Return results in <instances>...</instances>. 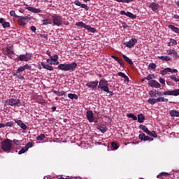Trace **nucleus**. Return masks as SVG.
Listing matches in <instances>:
<instances>
[{
  "label": "nucleus",
  "instance_id": "nucleus-56",
  "mask_svg": "<svg viewBox=\"0 0 179 179\" xmlns=\"http://www.w3.org/2000/svg\"><path fill=\"white\" fill-rule=\"evenodd\" d=\"M171 79H172V80H174L175 82H178V78H177V77L172 76L171 77Z\"/></svg>",
  "mask_w": 179,
  "mask_h": 179
},
{
  "label": "nucleus",
  "instance_id": "nucleus-36",
  "mask_svg": "<svg viewBox=\"0 0 179 179\" xmlns=\"http://www.w3.org/2000/svg\"><path fill=\"white\" fill-rule=\"evenodd\" d=\"M126 16H128V17H131V19H136V15H134L131 12H127L126 13Z\"/></svg>",
  "mask_w": 179,
  "mask_h": 179
},
{
  "label": "nucleus",
  "instance_id": "nucleus-35",
  "mask_svg": "<svg viewBox=\"0 0 179 179\" xmlns=\"http://www.w3.org/2000/svg\"><path fill=\"white\" fill-rule=\"evenodd\" d=\"M85 29L87 30H88L89 31H91V33H96V29L91 27L89 25H87V27H85Z\"/></svg>",
  "mask_w": 179,
  "mask_h": 179
},
{
  "label": "nucleus",
  "instance_id": "nucleus-17",
  "mask_svg": "<svg viewBox=\"0 0 179 179\" xmlns=\"http://www.w3.org/2000/svg\"><path fill=\"white\" fill-rule=\"evenodd\" d=\"M0 23L4 29H6V27H10V23H9V22H6L3 18H0Z\"/></svg>",
  "mask_w": 179,
  "mask_h": 179
},
{
  "label": "nucleus",
  "instance_id": "nucleus-62",
  "mask_svg": "<svg viewBox=\"0 0 179 179\" xmlns=\"http://www.w3.org/2000/svg\"><path fill=\"white\" fill-rule=\"evenodd\" d=\"M40 37H42V38H45V40L48 38V36L47 35L40 34Z\"/></svg>",
  "mask_w": 179,
  "mask_h": 179
},
{
  "label": "nucleus",
  "instance_id": "nucleus-31",
  "mask_svg": "<svg viewBox=\"0 0 179 179\" xmlns=\"http://www.w3.org/2000/svg\"><path fill=\"white\" fill-rule=\"evenodd\" d=\"M68 97L71 100H73V99H75V100H78V95H76V94H69Z\"/></svg>",
  "mask_w": 179,
  "mask_h": 179
},
{
  "label": "nucleus",
  "instance_id": "nucleus-46",
  "mask_svg": "<svg viewBox=\"0 0 179 179\" xmlns=\"http://www.w3.org/2000/svg\"><path fill=\"white\" fill-rule=\"evenodd\" d=\"M10 15L13 17H16L17 19V17H19V15H16V13L15 12V10H12L10 12Z\"/></svg>",
  "mask_w": 179,
  "mask_h": 179
},
{
  "label": "nucleus",
  "instance_id": "nucleus-30",
  "mask_svg": "<svg viewBox=\"0 0 179 179\" xmlns=\"http://www.w3.org/2000/svg\"><path fill=\"white\" fill-rule=\"evenodd\" d=\"M140 129H142L143 131V132H145V134H148V132L149 131V129H148V127H146V126L143 125V124H141L139 126Z\"/></svg>",
  "mask_w": 179,
  "mask_h": 179
},
{
  "label": "nucleus",
  "instance_id": "nucleus-21",
  "mask_svg": "<svg viewBox=\"0 0 179 179\" xmlns=\"http://www.w3.org/2000/svg\"><path fill=\"white\" fill-rule=\"evenodd\" d=\"M159 3H151L150 4V8H151L152 10H153L154 12H156V10H157V9H159Z\"/></svg>",
  "mask_w": 179,
  "mask_h": 179
},
{
  "label": "nucleus",
  "instance_id": "nucleus-6",
  "mask_svg": "<svg viewBox=\"0 0 179 179\" xmlns=\"http://www.w3.org/2000/svg\"><path fill=\"white\" fill-rule=\"evenodd\" d=\"M26 69H28V71H31V66H30L29 64H25L24 66H21L16 71V73H21V72H24V71H26Z\"/></svg>",
  "mask_w": 179,
  "mask_h": 179
},
{
  "label": "nucleus",
  "instance_id": "nucleus-58",
  "mask_svg": "<svg viewBox=\"0 0 179 179\" xmlns=\"http://www.w3.org/2000/svg\"><path fill=\"white\" fill-rule=\"evenodd\" d=\"M174 50H167V52L169 54V55H173V53L174 52Z\"/></svg>",
  "mask_w": 179,
  "mask_h": 179
},
{
  "label": "nucleus",
  "instance_id": "nucleus-43",
  "mask_svg": "<svg viewBox=\"0 0 179 179\" xmlns=\"http://www.w3.org/2000/svg\"><path fill=\"white\" fill-rule=\"evenodd\" d=\"M45 138V135L44 134H41L37 136L36 140L37 141H43Z\"/></svg>",
  "mask_w": 179,
  "mask_h": 179
},
{
  "label": "nucleus",
  "instance_id": "nucleus-45",
  "mask_svg": "<svg viewBox=\"0 0 179 179\" xmlns=\"http://www.w3.org/2000/svg\"><path fill=\"white\" fill-rule=\"evenodd\" d=\"M27 152V150H26V147L22 148L21 150L18 152V155H23V153H26Z\"/></svg>",
  "mask_w": 179,
  "mask_h": 179
},
{
  "label": "nucleus",
  "instance_id": "nucleus-44",
  "mask_svg": "<svg viewBox=\"0 0 179 179\" xmlns=\"http://www.w3.org/2000/svg\"><path fill=\"white\" fill-rule=\"evenodd\" d=\"M112 148L114 149V150H117V149H118V144H117V143L115 142H113L111 143Z\"/></svg>",
  "mask_w": 179,
  "mask_h": 179
},
{
  "label": "nucleus",
  "instance_id": "nucleus-4",
  "mask_svg": "<svg viewBox=\"0 0 179 179\" xmlns=\"http://www.w3.org/2000/svg\"><path fill=\"white\" fill-rule=\"evenodd\" d=\"M6 104H7V106H17V107H19V106H20V99H16L13 98L9 99L6 101Z\"/></svg>",
  "mask_w": 179,
  "mask_h": 179
},
{
  "label": "nucleus",
  "instance_id": "nucleus-29",
  "mask_svg": "<svg viewBox=\"0 0 179 179\" xmlns=\"http://www.w3.org/2000/svg\"><path fill=\"white\" fill-rule=\"evenodd\" d=\"M147 134H148L149 136H152V138H157V134L155 131H150L148 130V132L147 133Z\"/></svg>",
  "mask_w": 179,
  "mask_h": 179
},
{
  "label": "nucleus",
  "instance_id": "nucleus-33",
  "mask_svg": "<svg viewBox=\"0 0 179 179\" xmlns=\"http://www.w3.org/2000/svg\"><path fill=\"white\" fill-rule=\"evenodd\" d=\"M168 45L169 47H171V45H177V41L174 39H171L170 42L168 43Z\"/></svg>",
  "mask_w": 179,
  "mask_h": 179
},
{
  "label": "nucleus",
  "instance_id": "nucleus-2",
  "mask_svg": "<svg viewBox=\"0 0 179 179\" xmlns=\"http://www.w3.org/2000/svg\"><path fill=\"white\" fill-rule=\"evenodd\" d=\"M12 140L6 139L1 142V149L3 152L6 153H9L10 150H12Z\"/></svg>",
  "mask_w": 179,
  "mask_h": 179
},
{
  "label": "nucleus",
  "instance_id": "nucleus-26",
  "mask_svg": "<svg viewBox=\"0 0 179 179\" xmlns=\"http://www.w3.org/2000/svg\"><path fill=\"white\" fill-rule=\"evenodd\" d=\"M169 29H171V30L173 31H174L175 33H178L179 34V28L176 27H174L173 25L171 24V25H169Z\"/></svg>",
  "mask_w": 179,
  "mask_h": 179
},
{
  "label": "nucleus",
  "instance_id": "nucleus-59",
  "mask_svg": "<svg viewBox=\"0 0 179 179\" xmlns=\"http://www.w3.org/2000/svg\"><path fill=\"white\" fill-rule=\"evenodd\" d=\"M118 76H121L122 78H124L125 76V73H122V72H119L117 73Z\"/></svg>",
  "mask_w": 179,
  "mask_h": 179
},
{
  "label": "nucleus",
  "instance_id": "nucleus-47",
  "mask_svg": "<svg viewBox=\"0 0 179 179\" xmlns=\"http://www.w3.org/2000/svg\"><path fill=\"white\" fill-rule=\"evenodd\" d=\"M148 103L150 104H156V99H148Z\"/></svg>",
  "mask_w": 179,
  "mask_h": 179
},
{
  "label": "nucleus",
  "instance_id": "nucleus-48",
  "mask_svg": "<svg viewBox=\"0 0 179 179\" xmlns=\"http://www.w3.org/2000/svg\"><path fill=\"white\" fill-rule=\"evenodd\" d=\"M13 124H15V122H8L5 124V127H13Z\"/></svg>",
  "mask_w": 179,
  "mask_h": 179
},
{
  "label": "nucleus",
  "instance_id": "nucleus-16",
  "mask_svg": "<svg viewBox=\"0 0 179 179\" xmlns=\"http://www.w3.org/2000/svg\"><path fill=\"white\" fill-rule=\"evenodd\" d=\"M96 129H99V131H100V132H102V134H106V132H107V127L104 124L98 125L96 127Z\"/></svg>",
  "mask_w": 179,
  "mask_h": 179
},
{
  "label": "nucleus",
  "instance_id": "nucleus-10",
  "mask_svg": "<svg viewBox=\"0 0 179 179\" xmlns=\"http://www.w3.org/2000/svg\"><path fill=\"white\" fill-rule=\"evenodd\" d=\"M87 118L90 122H93L94 121V114L93 113V111H87Z\"/></svg>",
  "mask_w": 179,
  "mask_h": 179
},
{
  "label": "nucleus",
  "instance_id": "nucleus-53",
  "mask_svg": "<svg viewBox=\"0 0 179 179\" xmlns=\"http://www.w3.org/2000/svg\"><path fill=\"white\" fill-rule=\"evenodd\" d=\"M145 79H147V80H152V79H153V75L152 74H149L146 78Z\"/></svg>",
  "mask_w": 179,
  "mask_h": 179
},
{
  "label": "nucleus",
  "instance_id": "nucleus-25",
  "mask_svg": "<svg viewBox=\"0 0 179 179\" xmlns=\"http://www.w3.org/2000/svg\"><path fill=\"white\" fill-rule=\"evenodd\" d=\"M122 57L124 58V61H126V62H128L129 64V65H134V62L128 57H127L126 55H123Z\"/></svg>",
  "mask_w": 179,
  "mask_h": 179
},
{
  "label": "nucleus",
  "instance_id": "nucleus-51",
  "mask_svg": "<svg viewBox=\"0 0 179 179\" xmlns=\"http://www.w3.org/2000/svg\"><path fill=\"white\" fill-rule=\"evenodd\" d=\"M81 8H83V9H85V10H89V6H87V5L86 4H82L81 6H80Z\"/></svg>",
  "mask_w": 179,
  "mask_h": 179
},
{
  "label": "nucleus",
  "instance_id": "nucleus-24",
  "mask_svg": "<svg viewBox=\"0 0 179 179\" xmlns=\"http://www.w3.org/2000/svg\"><path fill=\"white\" fill-rule=\"evenodd\" d=\"M158 59L162 61H171V58L169 56H158Z\"/></svg>",
  "mask_w": 179,
  "mask_h": 179
},
{
  "label": "nucleus",
  "instance_id": "nucleus-14",
  "mask_svg": "<svg viewBox=\"0 0 179 179\" xmlns=\"http://www.w3.org/2000/svg\"><path fill=\"white\" fill-rule=\"evenodd\" d=\"M15 122L17 123V124L20 127V128H22V129H27V126L23 123V122L22 120H15Z\"/></svg>",
  "mask_w": 179,
  "mask_h": 179
},
{
  "label": "nucleus",
  "instance_id": "nucleus-9",
  "mask_svg": "<svg viewBox=\"0 0 179 179\" xmlns=\"http://www.w3.org/2000/svg\"><path fill=\"white\" fill-rule=\"evenodd\" d=\"M138 43V41L136 38H131L129 41L124 43V45L129 48H132Z\"/></svg>",
  "mask_w": 179,
  "mask_h": 179
},
{
  "label": "nucleus",
  "instance_id": "nucleus-11",
  "mask_svg": "<svg viewBox=\"0 0 179 179\" xmlns=\"http://www.w3.org/2000/svg\"><path fill=\"white\" fill-rule=\"evenodd\" d=\"M148 85L149 86H150V87H161L162 85H160V83H159L158 82H157L155 80H151L148 82Z\"/></svg>",
  "mask_w": 179,
  "mask_h": 179
},
{
  "label": "nucleus",
  "instance_id": "nucleus-1",
  "mask_svg": "<svg viewBox=\"0 0 179 179\" xmlns=\"http://www.w3.org/2000/svg\"><path fill=\"white\" fill-rule=\"evenodd\" d=\"M76 66H78V64L76 62H73L71 64H60L58 66V69L60 71H75L76 69Z\"/></svg>",
  "mask_w": 179,
  "mask_h": 179
},
{
  "label": "nucleus",
  "instance_id": "nucleus-60",
  "mask_svg": "<svg viewBox=\"0 0 179 179\" xmlns=\"http://www.w3.org/2000/svg\"><path fill=\"white\" fill-rule=\"evenodd\" d=\"M120 65L122 66V68H124V66H125V64H124V62H122V59H121V60L119 62Z\"/></svg>",
  "mask_w": 179,
  "mask_h": 179
},
{
  "label": "nucleus",
  "instance_id": "nucleus-49",
  "mask_svg": "<svg viewBox=\"0 0 179 179\" xmlns=\"http://www.w3.org/2000/svg\"><path fill=\"white\" fill-rule=\"evenodd\" d=\"M51 61H56L58 59V55L50 56Z\"/></svg>",
  "mask_w": 179,
  "mask_h": 179
},
{
  "label": "nucleus",
  "instance_id": "nucleus-3",
  "mask_svg": "<svg viewBox=\"0 0 179 179\" xmlns=\"http://www.w3.org/2000/svg\"><path fill=\"white\" fill-rule=\"evenodd\" d=\"M52 19L55 26H62L63 21L61 16L57 14H54L52 15Z\"/></svg>",
  "mask_w": 179,
  "mask_h": 179
},
{
  "label": "nucleus",
  "instance_id": "nucleus-34",
  "mask_svg": "<svg viewBox=\"0 0 179 179\" xmlns=\"http://www.w3.org/2000/svg\"><path fill=\"white\" fill-rule=\"evenodd\" d=\"M76 26L80 27H84V29H86L87 24L83 23V22H78L76 24Z\"/></svg>",
  "mask_w": 179,
  "mask_h": 179
},
{
  "label": "nucleus",
  "instance_id": "nucleus-27",
  "mask_svg": "<svg viewBox=\"0 0 179 179\" xmlns=\"http://www.w3.org/2000/svg\"><path fill=\"white\" fill-rule=\"evenodd\" d=\"M138 121L140 122V124H142V122L145 121V116H143V114L138 115Z\"/></svg>",
  "mask_w": 179,
  "mask_h": 179
},
{
  "label": "nucleus",
  "instance_id": "nucleus-54",
  "mask_svg": "<svg viewBox=\"0 0 179 179\" xmlns=\"http://www.w3.org/2000/svg\"><path fill=\"white\" fill-rule=\"evenodd\" d=\"M173 58H179L178 54L177 53V52L173 51V53L172 54Z\"/></svg>",
  "mask_w": 179,
  "mask_h": 179
},
{
  "label": "nucleus",
  "instance_id": "nucleus-50",
  "mask_svg": "<svg viewBox=\"0 0 179 179\" xmlns=\"http://www.w3.org/2000/svg\"><path fill=\"white\" fill-rule=\"evenodd\" d=\"M13 143H14L15 145H16L17 146H20V145H21V143H20V141H19V140L14 139V140L13 141Z\"/></svg>",
  "mask_w": 179,
  "mask_h": 179
},
{
  "label": "nucleus",
  "instance_id": "nucleus-13",
  "mask_svg": "<svg viewBox=\"0 0 179 179\" xmlns=\"http://www.w3.org/2000/svg\"><path fill=\"white\" fill-rule=\"evenodd\" d=\"M13 45H8L6 48L4 55H13Z\"/></svg>",
  "mask_w": 179,
  "mask_h": 179
},
{
  "label": "nucleus",
  "instance_id": "nucleus-57",
  "mask_svg": "<svg viewBox=\"0 0 179 179\" xmlns=\"http://www.w3.org/2000/svg\"><path fill=\"white\" fill-rule=\"evenodd\" d=\"M75 5H76L77 6H80L82 5V3H80V1H76L74 2Z\"/></svg>",
  "mask_w": 179,
  "mask_h": 179
},
{
  "label": "nucleus",
  "instance_id": "nucleus-37",
  "mask_svg": "<svg viewBox=\"0 0 179 179\" xmlns=\"http://www.w3.org/2000/svg\"><path fill=\"white\" fill-rule=\"evenodd\" d=\"M53 93H55V94H56V96H64V94H65V92L64 91L57 92V91L54 90Z\"/></svg>",
  "mask_w": 179,
  "mask_h": 179
},
{
  "label": "nucleus",
  "instance_id": "nucleus-64",
  "mask_svg": "<svg viewBox=\"0 0 179 179\" xmlns=\"http://www.w3.org/2000/svg\"><path fill=\"white\" fill-rule=\"evenodd\" d=\"M30 29L31 30V31H34V32H35L36 30H37V29L34 26H31Z\"/></svg>",
  "mask_w": 179,
  "mask_h": 179
},
{
  "label": "nucleus",
  "instance_id": "nucleus-5",
  "mask_svg": "<svg viewBox=\"0 0 179 179\" xmlns=\"http://www.w3.org/2000/svg\"><path fill=\"white\" fill-rule=\"evenodd\" d=\"M163 94L164 96H179V89L173 90L172 91H165Z\"/></svg>",
  "mask_w": 179,
  "mask_h": 179
},
{
  "label": "nucleus",
  "instance_id": "nucleus-41",
  "mask_svg": "<svg viewBox=\"0 0 179 179\" xmlns=\"http://www.w3.org/2000/svg\"><path fill=\"white\" fill-rule=\"evenodd\" d=\"M23 20L27 21V22H29V20H31V19H33V17H31L30 15H28L27 16H24V17H22Z\"/></svg>",
  "mask_w": 179,
  "mask_h": 179
},
{
  "label": "nucleus",
  "instance_id": "nucleus-20",
  "mask_svg": "<svg viewBox=\"0 0 179 179\" xmlns=\"http://www.w3.org/2000/svg\"><path fill=\"white\" fill-rule=\"evenodd\" d=\"M157 178H161L163 179V177H166V179H170V173H167V172H162L160 173L157 176Z\"/></svg>",
  "mask_w": 179,
  "mask_h": 179
},
{
  "label": "nucleus",
  "instance_id": "nucleus-32",
  "mask_svg": "<svg viewBox=\"0 0 179 179\" xmlns=\"http://www.w3.org/2000/svg\"><path fill=\"white\" fill-rule=\"evenodd\" d=\"M157 90H151L149 92V94L150 96V97H157V93L156 92Z\"/></svg>",
  "mask_w": 179,
  "mask_h": 179
},
{
  "label": "nucleus",
  "instance_id": "nucleus-28",
  "mask_svg": "<svg viewBox=\"0 0 179 179\" xmlns=\"http://www.w3.org/2000/svg\"><path fill=\"white\" fill-rule=\"evenodd\" d=\"M169 114L171 117H179V112L177 110H171Z\"/></svg>",
  "mask_w": 179,
  "mask_h": 179
},
{
  "label": "nucleus",
  "instance_id": "nucleus-7",
  "mask_svg": "<svg viewBox=\"0 0 179 179\" xmlns=\"http://www.w3.org/2000/svg\"><path fill=\"white\" fill-rule=\"evenodd\" d=\"M99 85V80H95V81H91L88 83L86 84V86L87 87H90L93 90H96L97 89V86Z\"/></svg>",
  "mask_w": 179,
  "mask_h": 179
},
{
  "label": "nucleus",
  "instance_id": "nucleus-42",
  "mask_svg": "<svg viewBox=\"0 0 179 179\" xmlns=\"http://www.w3.org/2000/svg\"><path fill=\"white\" fill-rule=\"evenodd\" d=\"M24 147L26 148V150H29V148H33V143L29 142L28 143L26 144Z\"/></svg>",
  "mask_w": 179,
  "mask_h": 179
},
{
  "label": "nucleus",
  "instance_id": "nucleus-39",
  "mask_svg": "<svg viewBox=\"0 0 179 179\" xmlns=\"http://www.w3.org/2000/svg\"><path fill=\"white\" fill-rule=\"evenodd\" d=\"M127 117H128V118H132V120H134V121H136V120H138V117L132 113L128 114Z\"/></svg>",
  "mask_w": 179,
  "mask_h": 179
},
{
  "label": "nucleus",
  "instance_id": "nucleus-63",
  "mask_svg": "<svg viewBox=\"0 0 179 179\" xmlns=\"http://www.w3.org/2000/svg\"><path fill=\"white\" fill-rule=\"evenodd\" d=\"M159 82L162 84L164 85L166 80L164 78H159Z\"/></svg>",
  "mask_w": 179,
  "mask_h": 179
},
{
  "label": "nucleus",
  "instance_id": "nucleus-40",
  "mask_svg": "<svg viewBox=\"0 0 179 179\" xmlns=\"http://www.w3.org/2000/svg\"><path fill=\"white\" fill-rule=\"evenodd\" d=\"M42 22H43V24L44 25L51 24L52 23L51 20L50 19L43 20Z\"/></svg>",
  "mask_w": 179,
  "mask_h": 179
},
{
  "label": "nucleus",
  "instance_id": "nucleus-18",
  "mask_svg": "<svg viewBox=\"0 0 179 179\" xmlns=\"http://www.w3.org/2000/svg\"><path fill=\"white\" fill-rule=\"evenodd\" d=\"M17 19H18L17 23L19 26H26V22L23 19V16L17 17Z\"/></svg>",
  "mask_w": 179,
  "mask_h": 179
},
{
  "label": "nucleus",
  "instance_id": "nucleus-19",
  "mask_svg": "<svg viewBox=\"0 0 179 179\" xmlns=\"http://www.w3.org/2000/svg\"><path fill=\"white\" fill-rule=\"evenodd\" d=\"M26 9H28L30 12H32L33 13H41V10L34 7H26Z\"/></svg>",
  "mask_w": 179,
  "mask_h": 179
},
{
  "label": "nucleus",
  "instance_id": "nucleus-23",
  "mask_svg": "<svg viewBox=\"0 0 179 179\" xmlns=\"http://www.w3.org/2000/svg\"><path fill=\"white\" fill-rule=\"evenodd\" d=\"M41 65L45 69H48V71H54V67H52V66L45 64L44 62H41Z\"/></svg>",
  "mask_w": 179,
  "mask_h": 179
},
{
  "label": "nucleus",
  "instance_id": "nucleus-38",
  "mask_svg": "<svg viewBox=\"0 0 179 179\" xmlns=\"http://www.w3.org/2000/svg\"><path fill=\"white\" fill-rule=\"evenodd\" d=\"M171 71V68H166L164 70H162L161 71V73L162 75H166L167 73V72Z\"/></svg>",
  "mask_w": 179,
  "mask_h": 179
},
{
  "label": "nucleus",
  "instance_id": "nucleus-15",
  "mask_svg": "<svg viewBox=\"0 0 179 179\" xmlns=\"http://www.w3.org/2000/svg\"><path fill=\"white\" fill-rule=\"evenodd\" d=\"M104 86H108V82L106 79H101L99 81L98 89L103 87Z\"/></svg>",
  "mask_w": 179,
  "mask_h": 179
},
{
  "label": "nucleus",
  "instance_id": "nucleus-55",
  "mask_svg": "<svg viewBox=\"0 0 179 179\" xmlns=\"http://www.w3.org/2000/svg\"><path fill=\"white\" fill-rule=\"evenodd\" d=\"M112 58H113V59H115V61H117V62H119L122 59L120 57L116 56H112Z\"/></svg>",
  "mask_w": 179,
  "mask_h": 179
},
{
  "label": "nucleus",
  "instance_id": "nucleus-22",
  "mask_svg": "<svg viewBox=\"0 0 179 179\" xmlns=\"http://www.w3.org/2000/svg\"><path fill=\"white\" fill-rule=\"evenodd\" d=\"M101 90H103V92H106V93H109L110 96H113V92L110 91V89L108 88V85H106L104 87H101V88H99Z\"/></svg>",
  "mask_w": 179,
  "mask_h": 179
},
{
  "label": "nucleus",
  "instance_id": "nucleus-12",
  "mask_svg": "<svg viewBox=\"0 0 179 179\" xmlns=\"http://www.w3.org/2000/svg\"><path fill=\"white\" fill-rule=\"evenodd\" d=\"M138 138L139 139H141V141H153V138L146 136V134H145L144 133L140 134Z\"/></svg>",
  "mask_w": 179,
  "mask_h": 179
},
{
  "label": "nucleus",
  "instance_id": "nucleus-52",
  "mask_svg": "<svg viewBox=\"0 0 179 179\" xmlns=\"http://www.w3.org/2000/svg\"><path fill=\"white\" fill-rule=\"evenodd\" d=\"M149 68H151V69H156V64H155V63L150 64Z\"/></svg>",
  "mask_w": 179,
  "mask_h": 179
},
{
  "label": "nucleus",
  "instance_id": "nucleus-61",
  "mask_svg": "<svg viewBox=\"0 0 179 179\" xmlns=\"http://www.w3.org/2000/svg\"><path fill=\"white\" fill-rule=\"evenodd\" d=\"M160 98H161V102H162V101H163V102H164V101H166V102L169 101V99H166V98H164V97H160Z\"/></svg>",
  "mask_w": 179,
  "mask_h": 179
},
{
  "label": "nucleus",
  "instance_id": "nucleus-8",
  "mask_svg": "<svg viewBox=\"0 0 179 179\" xmlns=\"http://www.w3.org/2000/svg\"><path fill=\"white\" fill-rule=\"evenodd\" d=\"M20 61H24L25 62H27V61H30L31 59V55L29 53H26L25 55H21L19 57Z\"/></svg>",
  "mask_w": 179,
  "mask_h": 179
}]
</instances>
